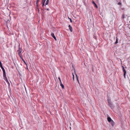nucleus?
Masks as SVG:
<instances>
[{
  "label": "nucleus",
  "instance_id": "f257e3e1",
  "mask_svg": "<svg viewBox=\"0 0 130 130\" xmlns=\"http://www.w3.org/2000/svg\"><path fill=\"white\" fill-rule=\"evenodd\" d=\"M1 68L3 72V76L4 77V79L7 83L8 84H9V83L8 82L7 77L6 76V72L4 68L3 67L1 62Z\"/></svg>",
  "mask_w": 130,
  "mask_h": 130
},
{
  "label": "nucleus",
  "instance_id": "f03ea898",
  "mask_svg": "<svg viewBox=\"0 0 130 130\" xmlns=\"http://www.w3.org/2000/svg\"><path fill=\"white\" fill-rule=\"evenodd\" d=\"M51 36L54 38L55 41L57 40V39L55 36L54 35V34L53 32H51Z\"/></svg>",
  "mask_w": 130,
  "mask_h": 130
},
{
  "label": "nucleus",
  "instance_id": "7ed1b4c3",
  "mask_svg": "<svg viewBox=\"0 0 130 130\" xmlns=\"http://www.w3.org/2000/svg\"><path fill=\"white\" fill-rule=\"evenodd\" d=\"M68 27L70 31L71 32H72L73 31L72 28V27L70 25H69L68 26Z\"/></svg>",
  "mask_w": 130,
  "mask_h": 130
},
{
  "label": "nucleus",
  "instance_id": "20e7f679",
  "mask_svg": "<svg viewBox=\"0 0 130 130\" xmlns=\"http://www.w3.org/2000/svg\"><path fill=\"white\" fill-rule=\"evenodd\" d=\"M123 72H124V77H125V75L126 74V71L125 69L123 70Z\"/></svg>",
  "mask_w": 130,
  "mask_h": 130
},
{
  "label": "nucleus",
  "instance_id": "39448f33",
  "mask_svg": "<svg viewBox=\"0 0 130 130\" xmlns=\"http://www.w3.org/2000/svg\"><path fill=\"white\" fill-rule=\"evenodd\" d=\"M22 49L20 48H19V50L18 51V54H20L22 52Z\"/></svg>",
  "mask_w": 130,
  "mask_h": 130
},
{
  "label": "nucleus",
  "instance_id": "423d86ee",
  "mask_svg": "<svg viewBox=\"0 0 130 130\" xmlns=\"http://www.w3.org/2000/svg\"><path fill=\"white\" fill-rule=\"evenodd\" d=\"M107 119L108 121L110 122H111V121L112 120L111 118L110 117H108Z\"/></svg>",
  "mask_w": 130,
  "mask_h": 130
},
{
  "label": "nucleus",
  "instance_id": "0eeeda50",
  "mask_svg": "<svg viewBox=\"0 0 130 130\" xmlns=\"http://www.w3.org/2000/svg\"><path fill=\"white\" fill-rule=\"evenodd\" d=\"M46 1V0H42V6L43 7V6L44 5V4L45 2Z\"/></svg>",
  "mask_w": 130,
  "mask_h": 130
},
{
  "label": "nucleus",
  "instance_id": "6e6552de",
  "mask_svg": "<svg viewBox=\"0 0 130 130\" xmlns=\"http://www.w3.org/2000/svg\"><path fill=\"white\" fill-rule=\"evenodd\" d=\"M109 106L111 108V109H112L113 108V106L112 104L110 103V104H109Z\"/></svg>",
  "mask_w": 130,
  "mask_h": 130
},
{
  "label": "nucleus",
  "instance_id": "1a4fd4ad",
  "mask_svg": "<svg viewBox=\"0 0 130 130\" xmlns=\"http://www.w3.org/2000/svg\"><path fill=\"white\" fill-rule=\"evenodd\" d=\"M110 123H111L112 126H113L115 124V123L112 120L111 121V122Z\"/></svg>",
  "mask_w": 130,
  "mask_h": 130
},
{
  "label": "nucleus",
  "instance_id": "9d476101",
  "mask_svg": "<svg viewBox=\"0 0 130 130\" xmlns=\"http://www.w3.org/2000/svg\"><path fill=\"white\" fill-rule=\"evenodd\" d=\"M92 3H93L95 5V7H96V8H98V6L95 3V2L94 1H93Z\"/></svg>",
  "mask_w": 130,
  "mask_h": 130
},
{
  "label": "nucleus",
  "instance_id": "9b49d317",
  "mask_svg": "<svg viewBox=\"0 0 130 130\" xmlns=\"http://www.w3.org/2000/svg\"><path fill=\"white\" fill-rule=\"evenodd\" d=\"M60 85L61 87L62 88H64V86L62 84V82L60 83Z\"/></svg>",
  "mask_w": 130,
  "mask_h": 130
},
{
  "label": "nucleus",
  "instance_id": "f8f14e48",
  "mask_svg": "<svg viewBox=\"0 0 130 130\" xmlns=\"http://www.w3.org/2000/svg\"><path fill=\"white\" fill-rule=\"evenodd\" d=\"M49 1V0H47L46 2V4L45 5V6H46V5H47L48 4Z\"/></svg>",
  "mask_w": 130,
  "mask_h": 130
},
{
  "label": "nucleus",
  "instance_id": "ddd939ff",
  "mask_svg": "<svg viewBox=\"0 0 130 130\" xmlns=\"http://www.w3.org/2000/svg\"><path fill=\"white\" fill-rule=\"evenodd\" d=\"M18 55H19L20 56V58H21V59H23V58L22 57L21 55V54H18Z\"/></svg>",
  "mask_w": 130,
  "mask_h": 130
},
{
  "label": "nucleus",
  "instance_id": "4468645a",
  "mask_svg": "<svg viewBox=\"0 0 130 130\" xmlns=\"http://www.w3.org/2000/svg\"><path fill=\"white\" fill-rule=\"evenodd\" d=\"M40 0H37V1H36V5H37V6H38V2Z\"/></svg>",
  "mask_w": 130,
  "mask_h": 130
},
{
  "label": "nucleus",
  "instance_id": "2eb2a0df",
  "mask_svg": "<svg viewBox=\"0 0 130 130\" xmlns=\"http://www.w3.org/2000/svg\"><path fill=\"white\" fill-rule=\"evenodd\" d=\"M22 60L23 61L24 63L27 66V64H26L25 61L23 59H22Z\"/></svg>",
  "mask_w": 130,
  "mask_h": 130
},
{
  "label": "nucleus",
  "instance_id": "dca6fc26",
  "mask_svg": "<svg viewBox=\"0 0 130 130\" xmlns=\"http://www.w3.org/2000/svg\"><path fill=\"white\" fill-rule=\"evenodd\" d=\"M108 102L109 104H110V103H111V102L109 100H108Z\"/></svg>",
  "mask_w": 130,
  "mask_h": 130
},
{
  "label": "nucleus",
  "instance_id": "f3484780",
  "mask_svg": "<svg viewBox=\"0 0 130 130\" xmlns=\"http://www.w3.org/2000/svg\"><path fill=\"white\" fill-rule=\"evenodd\" d=\"M118 4V5H120L121 6L122 5H121V2H119Z\"/></svg>",
  "mask_w": 130,
  "mask_h": 130
},
{
  "label": "nucleus",
  "instance_id": "a211bd4d",
  "mask_svg": "<svg viewBox=\"0 0 130 130\" xmlns=\"http://www.w3.org/2000/svg\"><path fill=\"white\" fill-rule=\"evenodd\" d=\"M122 18L123 19H124L125 18L124 15L123 14L122 15Z\"/></svg>",
  "mask_w": 130,
  "mask_h": 130
},
{
  "label": "nucleus",
  "instance_id": "6ab92c4d",
  "mask_svg": "<svg viewBox=\"0 0 130 130\" xmlns=\"http://www.w3.org/2000/svg\"><path fill=\"white\" fill-rule=\"evenodd\" d=\"M68 19L70 20L71 22L72 23V21L71 19L69 18V17H68Z\"/></svg>",
  "mask_w": 130,
  "mask_h": 130
},
{
  "label": "nucleus",
  "instance_id": "aec40b11",
  "mask_svg": "<svg viewBox=\"0 0 130 130\" xmlns=\"http://www.w3.org/2000/svg\"><path fill=\"white\" fill-rule=\"evenodd\" d=\"M59 81H60V83H61V79H60V77H59L58 78Z\"/></svg>",
  "mask_w": 130,
  "mask_h": 130
},
{
  "label": "nucleus",
  "instance_id": "412c9836",
  "mask_svg": "<svg viewBox=\"0 0 130 130\" xmlns=\"http://www.w3.org/2000/svg\"><path fill=\"white\" fill-rule=\"evenodd\" d=\"M10 22V21L9 20H8L7 21V24H8V23H9Z\"/></svg>",
  "mask_w": 130,
  "mask_h": 130
},
{
  "label": "nucleus",
  "instance_id": "4be33fe9",
  "mask_svg": "<svg viewBox=\"0 0 130 130\" xmlns=\"http://www.w3.org/2000/svg\"><path fill=\"white\" fill-rule=\"evenodd\" d=\"M117 43H118V40H117V38L116 41L115 42V44H117Z\"/></svg>",
  "mask_w": 130,
  "mask_h": 130
},
{
  "label": "nucleus",
  "instance_id": "5701e85b",
  "mask_svg": "<svg viewBox=\"0 0 130 130\" xmlns=\"http://www.w3.org/2000/svg\"><path fill=\"white\" fill-rule=\"evenodd\" d=\"M77 81H78V83H79V80H78V77H77Z\"/></svg>",
  "mask_w": 130,
  "mask_h": 130
},
{
  "label": "nucleus",
  "instance_id": "b1692460",
  "mask_svg": "<svg viewBox=\"0 0 130 130\" xmlns=\"http://www.w3.org/2000/svg\"><path fill=\"white\" fill-rule=\"evenodd\" d=\"M75 73V75H76V78H77V77H77V75L76 74V73Z\"/></svg>",
  "mask_w": 130,
  "mask_h": 130
},
{
  "label": "nucleus",
  "instance_id": "393cba45",
  "mask_svg": "<svg viewBox=\"0 0 130 130\" xmlns=\"http://www.w3.org/2000/svg\"><path fill=\"white\" fill-rule=\"evenodd\" d=\"M122 68H123V70L124 69V67L123 66H122Z\"/></svg>",
  "mask_w": 130,
  "mask_h": 130
},
{
  "label": "nucleus",
  "instance_id": "a878e982",
  "mask_svg": "<svg viewBox=\"0 0 130 130\" xmlns=\"http://www.w3.org/2000/svg\"><path fill=\"white\" fill-rule=\"evenodd\" d=\"M46 9L48 11L49 10V9L48 8H47V9Z\"/></svg>",
  "mask_w": 130,
  "mask_h": 130
},
{
  "label": "nucleus",
  "instance_id": "bb28decb",
  "mask_svg": "<svg viewBox=\"0 0 130 130\" xmlns=\"http://www.w3.org/2000/svg\"><path fill=\"white\" fill-rule=\"evenodd\" d=\"M73 75V80H74V76Z\"/></svg>",
  "mask_w": 130,
  "mask_h": 130
},
{
  "label": "nucleus",
  "instance_id": "cd10ccee",
  "mask_svg": "<svg viewBox=\"0 0 130 130\" xmlns=\"http://www.w3.org/2000/svg\"><path fill=\"white\" fill-rule=\"evenodd\" d=\"M25 90H26V93H27V92L26 90V88H25Z\"/></svg>",
  "mask_w": 130,
  "mask_h": 130
},
{
  "label": "nucleus",
  "instance_id": "c85d7f7f",
  "mask_svg": "<svg viewBox=\"0 0 130 130\" xmlns=\"http://www.w3.org/2000/svg\"><path fill=\"white\" fill-rule=\"evenodd\" d=\"M70 129H71V127H70Z\"/></svg>",
  "mask_w": 130,
  "mask_h": 130
},
{
  "label": "nucleus",
  "instance_id": "c756f323",
  "mask_svg": "<svg viewBox=\"0 0 130 130\" xmlns=\"http://www.w3.org/2000/svg\"><path fill=\"white\" fill-rule=\"evenodd\" d=\"M103 130H105V129H104Z\"/></svg>",
  "mask_w": 130,
  "mask_h": 130
}]
</instances>
